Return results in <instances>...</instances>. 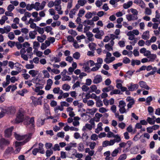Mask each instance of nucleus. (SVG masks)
I'll return each instance as SVG.
<instances>
[{
	"instance_id": "obj_44",
	"label": "nucleus",
	"mask_w": 160,
	"mask_h": 160,
	"mask_svg": "<svg viewBox=\"0 0 160 160\" xmlns=\"http://www.w3.org/2000/svg\"><path fill=\"white\" fill-rule=\"evenodd\" d=\"M15 42L11 41H9L7 42L8 46L11 48L13 47L15 45Z\"/></svg>"
},
{
	"instance_id": "obj_12",
	"label": "nucleus",
	"mask_w": 160,
	"mask_h": 160,
	"mask_svg": "<svg viewBox=\"0 0 160 160\" xmlns=\"http://www.w3.org/2000/svg\"><path fill=\"white\" fill-rule=\"evenodd\" d=\"M135 72V71L129 70L124 75L125 79L126 80L127 78H131L133 73Z\"/></svg>"
},
{
	"instance_id": "obj_62",
	"label": "nucleus",
	"mask_w": 160,
	"mask_h": 160,
	"mask_svg": "<svg viewBox=\"0 0 160 160\" xmlns=\"http://www.w3.org/2000/svg\"><path fill=\"white\" fill-rule=\"evenodd\" d=\"M101 65H98V66H96V67H93L91 69V71L95 72L97 71L101 67Z\"/></svg>"
},
{
	"instance_id": "obj_39",
	"label": "nucleus",
	"mask_w": 160,
	"mask_h": 160,
	"mask_svg": "<svg viewBox=\"0 0 160 160\" xmlns=\"http://www.w3.org/2000/svg\"><path fill=\"white\" fill-rule=\"evenodd\" d=\"M130 62V59L127 57H124L123 59L122 62L124 64H128Z\"/></svg>"
},
{
	"instance_id": "obj_49",
	"label": "nucleus",
	"mask_w": 160,
	"mask_h": 160,
	"mask_svg": "<svg viewBox=\"0 0 160 160\" xmlns=\"http://www.w3.org/2000/svg\"><path fill=\"white\" fill-rule=\"evenodd\" d=\"M78 150L79 151L82 152L84 150V146L82 144L80 143L78 147Z\"/></svg>"
},
{
	"instance_id": "obj_11",
	"label": "nucleus",
	"mask_w": 160,
	"mask_h": 160,
	"mask_svg": "<svg viewBox=\"0 0 160 160\" xmlns=\"http://www.w3.org/2000/svg\"><path fill=\"white\" fill-rule=\"evenodd\" d=\"M139 84L142 88H144L147 90L150 89V87L147 85L146 82L144 81H140Z\"/></svg>"
},
{
	"instance_id": "obj_19",
	"label": "nucleus",
	"mask_w": 160,
	"mask_h": 160,
	"mask_svg": "<svg viewBox=\"0 0 160 160\" xmlns=\"http://www.w3.org/2000/svg\"><path fill=\"white\" fill-rule=\"evenodd\" d=\"M28 141H23V142H18L16 141L15 142V146L16 148L18 147L19 146L23 145L25 143H27Z\"/></svg>"
},
{
	"instance_id": "obj_25",
	"label": "nucleus",
	"mask_w": 160,
	"mask_h": 160,
	"mask_svg": "<svg viewBox=\"0 0 160 160\" xmlns=\"http://www.w3.org/2000/svg\"><path fill=\"white\" fill-rule=\"evenodd\" d=\"M34 4H28L26 7V9L27 10L29 11L31 10L33 8H36L35 7H34Z\"/></svg>"
},
{
	"instance_id": "obj_28",
	"label": "nucleus",
	"mask_w": 160,
	"mask_h": 160,
	"mask_svg": "<svg viewBox=\"0 0 160 160\" xmlns=\"http://www.w3.org/2000/svg\"><path fill=\"white\" fill-rule=\"evenodd\" d=\"M149 31H147L146 32H144L142 36V38L144 40H147L149 38V37H148L146 33H148L149 34Z\"/></svg>"
},
{
	"instance_id": "obj_33",
	"label": "nucleus",
	"mask_w": 160,
	"mask_h": 160,
	"mask_svg": "<svg viewBox=\"0 0 160 160\" xmlns=\"http://www.w3.org/2000/svg\"><path fill=\"white\" fill-rule=\"evenodd\" d=\"M13 149L12 147H8L5 151V153L6 154H8L11 153L12 152Z\"/></svg>"
},
{
	"instance_id": "obj_2",
	"label": "nucleus",
	"mask_w": 160,
	"mask_h": 160,
	"mask_svg": "<svg viewBox=\"0 0 160 160\" xmlns=\"http://www.w3.org/2000/svg\"><path fill=\"white\" fill-rule=\"evenodd\" d=\"M1 110L3 111L4 114H7L8 115L14 114L15 112V109L12 107H5L3 106L2 108L0 107Z\"/></svg>"
},
{
	"instance_id": "obj_26",
	"label": "nucleus",
	"mask_w": 160,
	"mask_h": 160,
	"mask_svg": "<svg viewBox=\"0 0 160 160\" xmlns=\"http://www.w3.org/2000/svg\"><path fill=\"white\" fill-rule=\"evenodd\" d=\"M62 79L63 81H70L71 79V78L69 76L62 74Z\"/></svg>"
},
{
	"instance_id": "obj_5",
	"label": "nucleus",
	"mask_w": 160,
	"mask_h": 160,
	"mask_svg": "<svg viewBox=\"0 0 160 160\" xmlns=\"http://www.w3.org/2000/svg\"><path fill=\"white\" fill-rule=\"evenodd\" d=\"M14 129V127L12 126L6 129L4 131V135L6 138H9L12 134V131Z\"/></svg>"
},
{
	"instance_id": "obj_47",
	"label": "nucleus",
	"mask_w": 160,
	"mask_h": 160,
	"mask_svg": "<svg viewBox=\"0 0 160 160\" xmlns=\"http://www.w3.org/2000/svg\"><path fill=\"white\" fill-rule=\"evenodd\" d=\"M14 8V7L13 5L10 4L8 6L7 9L9 12H11Z\"/></svg>"
},
{
	"instance_id": "obj_36",
	"label": "nucleus",
	"mask_w": 160,
	"mask_h": 160,
	"mask_svg": "<svg viewBox=\"0 0 160 160\" xmlns=\"http://www.w3.org/2000/svg\"><path fill=\"white\" fill-rule=\"evenodd\" d=\"M121 91L118 89H115L111 92L110 93V95H112L115 94H120Z\"/></svg>"
},
{
	"instance_id": "obj_55",
	"label": "nucleus",
	"mask_w": 160,
	"mask_h": 160,
	"mask_svg": "<svg viewBox=\"0 0 160 160\" xmlns=\"http://www.w3.org/2000/svg\"><path fill=\"white\" fill-rule=\"evenodd\" d=\"M42 72L45 77L47 78H49V77L50 75L47 71L46 70H44Z\"/></svg>"
},
{
	"instance_id": "obj_27",
	"label": "nucleus",
	"mask_w": 160,
	"mask_h": 160,
	"mask_svg": "<svg viewBox=\"0 0 160 160\" xmlns=\"http://www.w3.org/2000/svg\"><path fill=\"white\" fill-rule=\"evenodd\" d=\"M89 64H90V67H92L95 64L93 60H90L87 62L86 63H84V65L85 66H89Z\"/></svg>"
},
{
	"instance_id": "obj_16",
	"label": "nucleus",
	"mask_w": 160,
	"mask_h": 160,
	"mask_svg": "<svg viewBox=\"0 0 160 160\" xmlns=\"http://www.w3.org/2000/svg\"><path fill=\"white\" fill-rule=\"evenodd\" d=\"M45 119H42L40 118H38L37 122V125L38 127H40L43 125L45 122Z\"/></svg>"
},
{
	"instance_id": "obj_9",
	"label": "nucleus",
	"mask_w": 160,
	"mask_h": 160,
	"mask_svg": "<svg viewBox=\"0 0 160 160\" xmlns=\"http://www.w3.org/2000/svg\"><path fill=\"white\" fill-rule=\"evenodd\" d=\"M133 2L138 5L142 8H144L145 7V4L142 0H134Z\"/></svg>"
},
{
	"instance_id": "obj_21",
	"label": "nucleus",
	"mask_w": 160,
	"mask_h": 160,
	"mask_svg": "<svg viewBox=\"0 0 160 160\" xmlns=\"http://www.w3.org/2000/svg\"><path fill=\"white\" fill-rule=\"evenodd\" d=\"M96 44L93 42L90 43L88 44V47L90 50L93 51L96 49Z\"/></svg>"
},
{
	"instance_id": "obj_52",
	"label": "nucleus",
	"mask_w": 160,
	"mask_h": 160,
	"mask_svg": "<svg viewBox=\"0 0 160 160\" xmlns=\"http://www.w3.org/2000/svg\"><path fill=\"white\" fill-rule=\"evenodd\" d=\"M53 153V151L51 150H47L46 151V155L47 157H50Z\"/></svg>"
},
{
	"instance_id": "obj_29",
	"label": "nucleus",
	"mask_w": 160,
	"mask_h": 160,
	"mask_svg": "<svg viewBox=\"0 0 160 160\" xmlns=\"http://www.w3.org/2000/svg\"><path fill=\"white\" fill-rule=\"evenodd\" d=\"M35 31H37L39 33L41 34H42L44 32L43 28L38 26L37 27V29Z\"/></svg>"
},
{
	"instance_id": "obj_4",
	"label": "nucleus",
	"mask_w": 160,
	"mask_h": 160,
	"mask_svg": "<svg viewBox=\"0 0 160 160\" xmlns=\"http://www.w3.org/2000/svg\"><path fill=\"white\" fill-rule=\"evenodd\" d=\"M127 102H129V103L127 104V107L128 109L131 108L133 105L135 103V101L134 98H131L130 96H128L126 99Z\"/></svg>"
},
{
	"instance_id": "obj_54",
	"label": "nucleus",
	"mask_w": 160,
	"mask_h": 160,
	"mask_svg": "<svg viewBox=\"0 0 160 160\" xmlns=\"http://www.w3.org/2000/svg\"><path fill=\"white\" fill-rule=\"evenodd\" d=\"M8 37L11 40H13L15 38L14 33L12 32H10L8 35Z\"/></svg>"
},
{
	"instance_id": "obj_24",
	"label": "nucleus",
	"mask_w": 160,
	"mask_h": 160,
	"mask_svg": "<svg viewBox=\"0 0 160 160\" xmlns=\"http://www.w3.org/2000/svg\"><path fill=\"white\" fill-rule=\"evenodd\" d=\"M38 71L34 70H30L29 72V73L32 75V77H35L38 73Z\"/></svg>"
},
{
	"instance_id": "obj_32",
	"label": "nucleus",
	"mask_w": 160,
	"mask_h": 160,
	"mask_svg": "<svg viewBox=\"0 0 160 160\" xmlns=\"http://www.w3.org/2000/svg\"><path fill=\"white\" fill-rule=\"evenodd\" d=\"M70 88V87L68 84H64L62 87V89L66 91H68Z\"/></svg>"
},
{
	"instance_id": "obj_7",
	"label": "nucleus",
	"mask_w": 160,
	"mask_h": 160,
	"mask_svg": "<svg viewBox=\"0 0 160 160\" xmlns=\"http://www.w3.org/2000/svg\"><path fill=\"white\" fill-rule=\"evenodd\" d=\"M120 141H104L102 143L103 147H105L108 146L112 145L115 142H119Z\"/></svg>"
},
{
	"instance_id": "obj_59",
	"label": "nucleus",
	"mask_w": 160,
	"mask_h": 160,
	"mask_svg": "<svg viewBox=\"0 0 160 160\" xmlns=\"http://www.w3.org/2000/svg\"><path fill=\"white\" fill-rule=\"evenodd\" d=\"M25 67L27 69H32L34 68V65L32 64H27L26 65Z\"/></svg>"
},
{
	"instance_id": "obj_57",
	"label": "nucleus",
	"mask_w": 160,
	"mask_h": 160,
	"mask_svg": "<svg viewBox=\"0 0 160 160\" xmlns=\"http://www.w3.org/2000/svg\"><path fill=\"white\" fill-rule=\"evenodd\" d=\"M64 132H61L58 133L57 134V137L61 138H63L64 136Z\"/></svg>"
},
{
	"instance_id": "obj_63",
	"label": "nucleus",
	"mask_w": 160,
	"mask_h": 160,
	"mask_svg": "<svg viewBox=\"0 0 160 160\" xmlns=\"http://www.w3.org/2000/svg\"><path fill=\"white\" fill-rule=\"evenodd\" d=\"M119 150L118 149H115L112 152L111 155L112 157L116 156L118 153Z\"/></svg>"
},
{
	"instance_id": "obj_31",
	"label": "nucleus",
	"mask_w": 160,
	"mask_h": 160,
	"mask_svg": "<svg viewBox=\"0 0 160 160\" xmlns=\"http://www.w3.org/2000/svg\"><path fill=\"white\" fill-rule=\"evenodd\" d=\"M52 62L54 61L55 63L61 61V59L60 58L58 57H52L51 59Z\"/></svg>"
},
{
	"instance_id": "obj_53",
	"label": "nucleus",
	"mask_w": 160,
	"mask_h": 160,
	"mask_svg": "<svg viewBox=\"0 0 160 160\" xmlns=\"http://www.w3.org/2000/svg\"><path fill=\"white\" fill-rule=\"evenodd\" d=\"M130 11L133 15H138V11L136 9L132 8L130 9Z\"/></svg>"
},
{
	"instance_id": "obj_37",
	"label": "nucleus",
	"mask_w": 160,
	"mask_h": 160,
	"mask_svg": "<svg viewBox=\"0 0 160 160\" xmlns=\"http://www.w3.org/2000/svg\"><path fill=\"white\" fill-rule=\"evenodd\" d=\"M148 110L150 115H152L153 114L154 109L152 107H148Z\"/></svg>"
},
{
	"instance_id": "obj_42",
	"label": "nucleus",
	"mask_w": 160,
	"mask_h": 160,
	"mask_svg": "<svg viewBox=\"0 0 160 160\" xmlns=\"http://www.w3.org/2000/svg\"><path fill=\"white\" fill-rule=\"evenodd\" d=\"M85 12V11L84 9H81L79 11L78 14V16L79 17H82L83 15Z\"/></svg>"
},
{
	"instance_id": "obj_38",
	"label": "nucleus",
	"mask_w": 160,
	"mask_h": 160,
	"mask_svg": "<svg viewBox=\"0 0 160 160\" xmlns=\"http://www.w3.org/2000/svg\"><path fill=\"white\" fill-rule=\"evenodd\" d=\"M80 56V54L78 52H76L73 55V58L76 59H78Z\"/></svg>"
},
{
	"instance_id": "obj_45",
	"label": "nucleus",
	"mask_w": 160,
	"mask_h": 160,
	"mask_svg": "<svg viewBox=\"0 0 160 160\" xmlns=\"http://www.w3.org/2000/svg\"><path fill=\"white\" fill-rule=\"evenodd\" d=\"M122 65V62H119L117 63L113 64L112 66L113 68H114L115 69H116L118 67H120Z\"/></svg>"
},
{
	"instance_id": "obj_43",
	"label": "nucleus",
	"mask_w": 160,
	"mask_h": 160,
	"mask_svg": "<svg viewBox=\"0 0 160 160\" xmlns=\"http://www.w3.org/2000/svg\"><path fill=\"white\" fill-rule=\"evenodd\" d=\"M68 32L69 34H71L74 36H76L77 35V33L75 31L73 30L72 29L69 30L68 31Z\"/></svg>"
},
{
	"instance_id": "obj_18",
	"label": "nucleus",
	"mask_w": 160,
	"mask_h": 160,
	"mask_svg": "<svg viewBox=\"0 0 160 160\" xmlns=\"http://www.w3.org/2000/svg\"><path fill=\"white\" fill-rule=\"evenodd\" d=\"M114 89V87L112 85H109L108 87H105L103 88L102 91L103 92H108Z\"/></svg>"
},
{
	"instance_id": "obj_34",
	"label": "nucleus",
	"mask_w": 160,
	"mask_h": 160,
	"mask_svg": "<svg viewBox=\"0 0 160 160\" xmlns=\"http://www.w3.org/2000/svg\"><path fill=\"white\" fill-rule=\"evenodd\" d=\"M126 106V103L123 100H121L119 102L118 107L120 108L125 107Z\"/></svg>"
},
{
	"instance_id": "obj_46",
	"label": "nucleus",
	"mask_w": 160,
	"mask_h": 160,
	"mask_svg": "<svg viewBox=\"0 0 160 160\" xmlns=\"http://www.w3.org/2000/svg\"><path fill=\"white\" fill-rule=\"evenodd\" d=\"M92 16V13L89 12H87L85 15V18L88 19L91 18Z\"/></svg>"
},
{
	"instance_id": "obj_3",
	"label": "nucleus",
	"mask_w": 160,
	"mask_h": 160,
	"mask_svg": "<svg viewBox=\"0 0 160 160\" xmlns=\"http://www.w3.org/2000/svg\"><path fill=\"white\" fill-rule=\"evenodd\" d=\"M24 118V113L23 111L22 110H19L15 121L16 123H19L22 122Z\"/></svg>"
},
{
	"instance_id": "obj_50",
	"label": "nucleus",
	"mask_w": 160,
	"mask_h": 160,
	"mask_svg": "<svg viewBox=\"0 0 160 160\" xmlns=\"http://www.w3.org/2000/svg\"><path fill=\"white\" fill-rule=\"evenodd\" d=\"M91 90L89 91V92H95L97 89V87L96 85H92L90 87Z\"/></svg>"
},
{
	"instance_id": "obj_14",
	"label": "nucleus",
	"mask_w": 160,
	"mask_h": 160,
	"mask_svg": "<svg viewBox=\"0 0 160 160\" xmlns=\"http://www.w3.org/2000/svg\"><path fill=\"white\" fill-rule=\"evenodd\" d=\"M31 98L32 100V102L34 105H37L40 103L39 98H35L34 96H32Z\"/></svg>"
},
{
	"instance_id": "obj_10",
	"label": "nucleus",
	"mask_w": 160,
	"mask_h": 160,
	"mask_svg": "<svg viewBox=\"0 0 160 160\" xmlns=\"http://www.w3.org/2000/svg\"><path fill=\"white\" fill-rule=\"evenodd\" d=\"M139 86L137 84H133L132 82L130 84V86L128 87L129 91H133L137 89Z\"/></svg>"
},
{
	"instance_id": "obj_20",
	"label": "nucleus",
	"mask_w": 160,
	"mask_h": 160,
	"mask_svg": "<svg viewBox=\"0 0 160 160\" xmlns=\"http://www.w3.org/2000/svg\"><path fill=\"white\" fill-rule=\"evenodd\" d=\"M132 4V2L131 1H129L127 3H124L123 4V8L127 9L130 8Z\"/></svg>"
},
{
	"instance_id": "obj_60",
	"label": "nucleus",
	"mask_w": 160,
	"mask_h": 160,
	"mask_svg": "<svg viewBox=\"0 0 160 160\" xmlns=\"http://www.w3.org/2000/svg\"><path fill=\"white\" fill-rule=\"evenodd\" d=\"M46 3V2L45 1H42V3H41V5H40L39 9L40 10L43 9L45 6Z\"/></svg>"
},
{
	"instance_id": "obj_61",
	"label": "nucleus",
	"mask_w": 160,
	"mask_h": 160,
	"mask_svg": "<svg viewBox=\"0 0 160 160\" xmlns=\"http://www.w3.org/2000/svg\"><path fill=\"white\" fill-rule=\"evenodd\" d=\"M4 29L6 31V33H8L11 31V28L9 26H7L4 27Z\"/></svg>"
},
{
	"instance_id": "obj_15",
	"label": "nucleus",
	"mask_w": 160,
	"mask_h": 160,
	"mask_svg": "<svg viewBox=\"0 0 160 160\" xmlns=\"http://www.w3.org/2000/svg\"><path fill=\"white\" fill-rule=\"evenodd\" d=\"M157 58V55L155 54H152L150 55L148 57L149 59L148 62H153Z\"/></svg>"
},
{
	"instance_id": "obj_23",
	"label": "nucleus",
	"mask_w": 160,
	"mask_h": 160,
	"mask_svg": "<svg viewBox=\"0 0 160 160\" xmlns=\"http://www.w3.org/2000/svg\"><path fill=\"white\" fill-rule=\"evenodd\" d=\"M92 127L93 126L91 124L88 123H86V124L85 126L83 127L82 129V130L83 131L85 132L86 130V128H88L90 130H91L92 129Z\"/></svg>"
},
{
	"instance_id": "obj_48",
	"label": "nucleus",
	"mask_w": 160,
	"mask_h": 160,
	"mask_svg": "<svg viewBox=\"0 0 160 160\" xmlns=\"http://www.w3.org/2000/svg\"><path fill=\"white\" fill-rule=\"evenodd\" d=\"M127 158V155L126 154H123L120 155L118 160H124Z\"/></svg>"
},
{
	"instance_id": "obj_17",
	"label": "nucleus",
	"mask_w": 160,
	"mask_h": 160,
	"mask_svg": "<svg viewBox=\"0 0 160 160\" xmlns=\"http://www.w3.org/2000/svg\"><path fill=\"white\" fill-rule=\"evenodd\" d=\"M141 64V62L140 60L137 59H132L131 61V65L134 67L135 65H139Z\"/></svg>"
},
{
	"instance_id": "obj_56",
	"label": "nucleus",
	"mask_w": 160,
	"mask_h": 160,
	"mask_svg": "<svg viewBox=\"0 0 160 160\" xmlns=\"http://www.w3.org/2000/svg\"><path fill=\"white\" fill-rule=\"evenodd\" d=\"M96 106L98 107H100L103 106V103L102 101H96Z\"/></svg>"
},
{
	"instance_id": "obj_1",
	"label": "nucleus",
	"mask_w": 160,
	"mask_h": 160,
	"mask_svg": "<svg viewBox=\"0 0 160 160\" xmlns=\"http://www.w3.org/2000/svg\"><path fill=\"white\" fill-rule=\"evenodd\" d=\"M32 133H29L28 134L21 135L15 132L14 136L16 140H29L31 138Z\"/></svg>"
},
{
	"instance_id": "obj_41",
	"label": "nucleus",
	"mask_w": 160,
	"mask_h": 160,
	"mask_svg": "<svg viewBox=\"0 0 160 160\" xmlns=\"http://www.w3.org/2000/svg\"><path fill=\"white\" fill-rule=\"evenodd\" d=\"M29 124H31V127H34V117L31 118L29 121Z\"/></svg>"
},
{
	"instance_id": "obj_51",
	"label": "nucleus",
	"mask_w": 160,
	"mask_h": 160,
	"mask_svg": "<svg viewBox=\"0 0 160 160\" xmlns=\"http://www.w3.org/2000/svg\"><path fill=\"white\" fill-rule=\"evenodd\" d=\"M105 48L109 51L112 50V47L109 44V43L106 44L105 46Z\"/></svg>"
},
{
	"instance_id": "obj_6",
	"label": "nucleus",
	"mask_w": 160,
	"mask_h": 160,
	"mask_svg": "<svg viewBox=\"0 0 160 160\" xmlns=\"http://www.w3.org/2000/svg\"><path fill=\"white\" fill-rule=\"evenodd\" d=\"M10 141H0V148L4 150L5 148L10 144Z\"/></svg>"
},
{
	"instance_id": "obj_8",
	"label": "nucleus",
	"mask_w": 160,
	"mask_h": 160,
	"mask_svg": "<svg viewBox=\"0 0 160 160\" xmlns=\"http://www.w3.org/2000/svg\"><path fill=\"white\" fill-rule=\"evenodd\" d=\"M102 81V78L100 75H97L95 76L93 80V82L94 84H98Z\"/></svg>"
},
{
	"instance_id": "obj_13",
	"label": "nucleus",
	"mask_w": 160,
	"mask_h": 160,
	"mask_svg": "<svg viewBox=\"0 0 160 160\" xmlns=\"http://www.w3.org/2000/svg\"><path fill=\"white\" fill-rule=\"evenodd\" d=\"M104 34V31L102 30H100V31L95 35V37L97 39H101L102 38V36Z\"/></svg>"
},
{
	"instance_id": "obj_35",
	"label": "nucleus",
	"mask_w": 160,
	"mask_h": 160,
	"mask_svg": "<svg viewBox=\"0 0 160 160\" xmlns=\"http://www.w3.org/2000/svg\"><path fill=\"white\" fill-rule=\"evenodd\" d=\"M152 98L151 96L148 97L146 99V103L147 105H150L151 104L150 102L152 100Z\"/></svg>"
},
{
	"instance_id": "obj_40",
	"label": "nucleus",
	"mask_w": 160,
	"mask_h": 160,
	"mask_svg": "<svg viewBox=\"0 0 160 160\" xmlns=\"http://www.w3.org/2000/svg\"><path fill=\"white\" fill-rule=\"evenodd\" d=\"M89 112L88 113L91 115H93L97 111V109L95 108L92 109H88Z\"/></svg>"
},
{
	"instance_id": "obj_22",
	"label": "nucleus",
	"mask_w": 160,
	"mask_h": 160,
	"mask_svg": "<svg viewBox=\"0 0 160 160\" xmlns=\"http://www.w3.org/2000/svg\"><path fill=\"white\" fill-rule=\"evenodd\" d=\"M37 34V33L36 31H30L29 32V36L31 39H33L35 37L36 35Z\"/></svg>"
},
{
	"instance_id": "obj_30",
	"label": "nucleus",
	"mask_w": 160,
	"mask_h": 160,
	"mask_svg": "<svg viewBox=\"0 0 160 160\" xmlns=\"http://www.w3.org/2000/svg\"><path fill=\"white\" fill-rule=\"evenodd\" d=\"M147 122H148L151 125H153L155 123V121L154 120H153L152 118L148 117L147 119Z\"/></svg>"
},
{
	"instance_id": "obj_64",
	"label": "nucleus",
	"mask_w": 160,
	"mask_h": 160,
	"mask_svg": "<svg viewBox=\"0 0 160 160\" xmlns=\"http://www.w3.org/2000/svg\"><path fill=\"white\" fill-rule=\"evenodd\" d=\"M145 13L147 15H150L152 13L151 10L148 8H147L145 9Z\"/></svg>"
},
{
	"instance_id": "obj_58",
	"label": "nucleus",
	"mask_w": 160,
	"mask_h": 160,
	"mask_svg": "<svg viewBox=\"0 0 160 160\" xmlns=\"http://www.w3.org/2000/svg\"><path fill=\"white\" fill-rule=\"evenodd\" d=\"M118 126L119 128L122 129L125 128L126 124L123 122H121L118 124Z\"/></svg>"
}]
</instances>
